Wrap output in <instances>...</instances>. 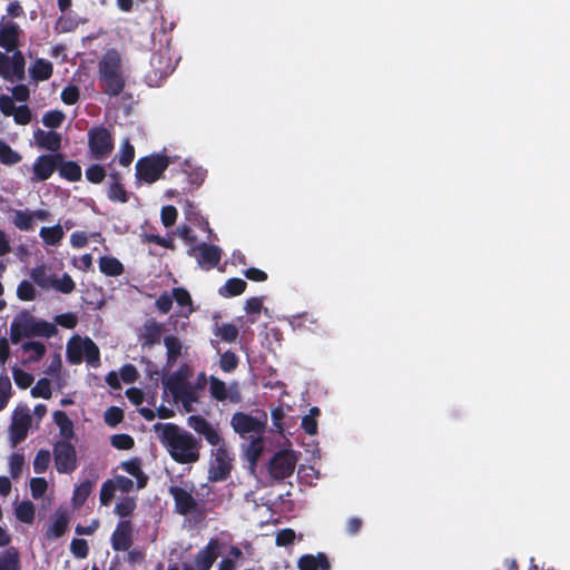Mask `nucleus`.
<instances>
[{"instance_id": "obj_1", "label": "nucleus", "mask_w": 570, "mask_h": 570, "mask_svg": "<svg viewBox=\"0 0 570 570\" xmlns=\"http://www.w3.org/2000/svg\"><path fill=\"white\" fill-rule=\"evenodd\" d=\"M154 432L170 458L179 464L195 463L200 458L202 440L175 423H156Z\"/></svg>"}, {"instance_id": "obj_2", "label": "nucleus", "mask_w": 570, "mask_h": 570, "mask_svg": "<svg viewBox=\"0 0 570 570\" xmlns=\"http://www.w3.org/2000/svg\"><path fill=\"white\" fill-rule=\"evenodd\" d=\"M98 78L104 94L109 97L119 96L126 86L122 60L116 49L108 50L98 62Z\"/></svg>"}, {"instance_id": "obj_3", "label": "nucleus", "mask_w": 570, "mask_h": 570, "mask_svg": "<svg viewBox=\"0 0 570 570\" xmlns=\"http://www.w3.org/2000/svg\"><path fill=\"white\" fill-rule=\"evenodd\" d=\"M169 165V157L163 154L155 153L140 157L135 165L136 185H151L158 181L164 177Z\"/></svg>"}, {"instance_id": "obj_4", "label": "nucleus", "mask_w": 570, "mask_h": 570, "mask_svg": "<svg viewBox=\"0 0 570 570\" xmlns=\"http://www.w3.org/2000/svg\"><path fill=\"white\" fill-rule=\"evenodd\" d=\"M165 391L169 392L176 402H181L186 412L193 410V403L198 401L196 387L186 380L181 371H177L163 380Z\"/></svg>"}, {"instance_id": "obj_5", "label": "nucleus", "mask_w": 570, "mask_h": 570, "mask_svg": "<svg viewBox=\"0 0 570 570\" xmlns=\"http://www.w3.org/2000/svg\"><path fill=\"white\" fill-rule=\"evenodd\" d=\"M217 448L212 450V459L208 468L209 482H223L230 476L233 458L223 440Z\"/></svg>"}, {"instance_id": "obj_6", "label": "nucleus", "mask_w": 570, "mask_h": 570, "mask_svg": "<svg viewBox=\"0 0 570 570\" xmlns=\"http://www.w3.org/2000/svg\"><path fill=\"white\" fill-rule=\"evenodd\" d=\"M88 148L92 159H107L115 148V140L110 130L104 126L90 128L88 131Z\"/></svg>"}, {"instance_id": "obj_7", "label": "nucleus", "mask_w": 570, "mask_h": 570, "mask_svg": "<svg viewBox=\"0 0 570 570\" xmlns=\"http://www.w3.org/2000/svg\"><path fill=\"white\" fill-rule=\"evenodd\" d=\"M53 460L59 473H71L77 469V452L68 441H57L53 445Z\"/></svg>"}, {"instance_id": "obj_8", "label": "nucleus", "mask_w": 570, "mask_h": 570, "mask_svg": "<svg viewBox=\"0 0 570 570\" xmlns=\"http://www.w3.org/2000/svg\"><path fill=\"white\" fill-rule=\"evenodd\" d=\"M295 466L296 458L289 451H278L269 460L268 473L272 479L282 481L294 473Z\"/></svg>"}, {"instance_id": "obj_9", "label": "nucleus", "mask_w": 570, "mask_h": 570, "mask_svg": "<svg viewBox=\"0 0 570 570\" xmlns=\"http://www.w3.org/2000/svg\"><path fill=\"white\" fill-rule=\"evenodd\" d=\"M188 255L195 257L198 265L206 271L216 267L222 259V249L214 244L200 243L188 249Z\"/></svg>"}, {"instance_id": "obj_10", "label": "nucleus", "mask_w": 570, "mask_h": 570, "mask_svg": "<svg viewBox=\"0 0 570 570\" xmlns=\"http://www.w3.org/2000/svg\"><path fill=\"white\" fill-rule=\"evenodd\" d=\"M222 542L218 538H210L205 547L194 556L195 570H210L222 554Z\"/></svg>"}, {"instance_id": "obj_11", "label": "nucleus", "mask_w": 570, "mask_h": 570, "mask_svg": "<svg viewBox=\"0 0 570 570\" xmlns=\"http://www.w3.org/2000/svg\"><path fill=\"white\" fill-rule=\"evenodd\" d=\"M62 159L63 155L60 153L40 155L33 164L32 180L45 181L49 179Z\"/></svg>"}, {"instance_id": "obj_12", "label": "nucleus", "mask_w": 570, "mask_h": 570, "mask_svg": "<svg viewBox=\"0 0 570 570\" xmlns=\"http://www.w3.org/2000/svg\"><path fill=\"white\" fill-rule=\"evenodd\" d=\"M31 425V415L29 410L22 411L20 413L14 412L12 417V422L10 424V441L11 445L14 448L28 435L29 428Z\"/></svg>"}, {"instance_id": "obj_13", "label": "nucleus", "mask_w": 570, "mask_h": 570, "mask_svg": "<svg viewBox=\"0 0 570 570\" xmlns=\"http://www.w3.org/2000/svg\"><path fill=\"white\" fill-rule=\"evenodd\" d=\"M168 492L174 499L175 511L178 514L188 515L196 511L198 504L190 492L177 485L169 487Z\"/></svg>"}, {"instance_id": "obj_14", "label": "nucleus", "mask_w": 570, "mask_h": 570, "mask_svg": "<svg viewBox=\"0 0 570 570\" xmlns=\"http://www.w3.org/2000/svg\"><path fill=\"white\" fill-rule=\"evenodd\" d=\"M230 424L234 431L242 436L248 433H259L265 426L264 422L244 412L234 413Z\"/></svg>"}, {"instance_id": "obj_15", "label": "nucleus", "mask_w": 570, "mask_h": 570, "mask_svg": "<svg viewBox=\"0 0 570 570\" xmlns=\"http://www.w3.org/2000/svg\"><path fill=\"white\" fill-rule=\"evenodd\" d=\"M115 551H128L132 546V523L129 520H121L117 523L110 538Z\"/></svg>"}, {"instance_id": "obj_16", "label": "nucleus", "mask_w": 570, "mask_h": 570, "mask_svg": "<svg viewBox=\"0 0 570 570\" xmlns=\"http://www.w3.org/2000/svg\"><path fill=\"white\" fill-rule=\"evenodd\" d=\"M188 426L203 435L213 446L218 445L223 441L219 432L202 415H190L188 417Z\"/></svg>"}, {"instance_id": "obj_17", "label": "nucleus", "mask_w": 570, "mask_h": 570, "mask_svg": "<svg viewBox=\"0 0 570 570\" xmlns=\"http://www.w3.org/2000/svg\"><path fill=\"white\" fill-rule=\"evenodd\" d=\"M22 30L12 21L0 24V47L7 52H14L19 45V37Z\"/></svg>"}, {"instance_id": "obj_18", "label": "nucleus", "mask_w": 570, "mask_h": 570, "mask_svg": "<svg viewBox=\"0 0 570 570\" xmlns=\"http://www.w3.org/2000/svg\"><path fill=\"white\" fill-rule=\"evenodd\" d=\"M299 570H331L332 566L324 552L314 554H303L297 561Z\"/></svg>"}, {"instance_id": "obj_19", "label": "nucleus", "mask_w": 570, "mask_h": 570, "mask_svg": "<svg viewBox=\"0 0 570 570\" xmlns=\"http://www.w3.org/2000/svg\"><path fill=\"white\" fill-rule=\"evenodd\" d=\"M35 139L39 147L57 153L61 147V135L57 131H45L37 129L35 131Z\"/></svg>"}, {"instance_id": "obj_20", "label": "nucleus", "mask_w": 570, "mask_h": 570, "mask_svg": "<svg viewBox=\"0 0 570 570\" xmlns=\"http://www.w3.org/2000/svg\"><path fill=\"white\" fill-rule=\"evenodd\" d=\"M70 517L67 511H56L55 518L48 530L46 531L47 539H59L61 538L69 525Z\"/></svg>"}, {"instance_id": "obj_21", "label": "nucleus", "mask_w": 570, "mask_h": 570, "mask_svg": "<svg viewBox=\"0 0 570 570\" xmlns=\"http://www.w3.org/2000/svg\"><path fill=\"white\" fill-rule=\"evenodd\" d=\"M173 298L178 306V316L188 318L194 312L193 301L189 292L184 287H175L173 289Z\"/></svg>"}, {"instance_id": "obj_22", "label": "nucleus", "mask_w": 570, "mask_h": 570, "mask_svg": "<svg viewBox=\"0 0 570 570\" xmlns=\"http://www.w3.org/2000/svg\"><path fill=\"white\" fill-rule=\"evenodd\" d=\"M120 466L124 471H126L128 474H130L131 476H134L136 479L138 489L146 488L149 478L141 469L140 459L135 458V459L125 461L121 463Z\"/></svg>"}, {"instance_id": "obj_23", "label": "nucleus", "mask_w": 570, "mask_h": 570, "mask_svg": "<svg viewBox=\"0 0 570 570\" xmlns=\"http://www.w3.org/2000/svg\"><path fill=\"white\" fill-rule=\"evenodd\" d=\"M53 422L59 428V433L62 436V441L71 440L75 436L73 422L69 419L66 412L55 411L52 414Z\"/></svg>"}, {"instance_id": "obj_24", "label": "nucleus", "mask_w": 570, "mask_h": 570, "mask_svg": "<svg viewBox=\"0 0 570 570\" xmlns=\"http://www.w3.org/2000/svg\"><path fill=\"white\" fill-rule=\"evenodd\" d=\"M99 271L106 276H120L125 272L124 264L114 256H101L99 258Z\"/></svg>"}, {"instance_id": "obj_25", "label": "nucleus", "mask_w": 570, "mask_h": 570, "mask_svg": "<svg viewBox=\"0 0 570 570\" xmlns=\"http://www.w3.org/2000/svg\"><path fill=\"white\" fill-rule=\"evenodd\" d=\"M0 570H21L20 554L17 548L9 547L0 552Z\"/></svg>"}, {"instance_id": "obj_26", "label": "nucleus", "mask_w": 570, "mask_h": 570, "mask_svg": "<svg viewBox=\"0 0 570 570\" xmlns=\"http://www.w3.org/2000/svg\"><path fill=\"white\" fill-rule=\"evenodd\" d=\"M53 73V66L50 61L38 58L30 68V76L36 81H46L51 78Z\"/></svg>"}, {"instance_id": "obj_27", "label": "nucleus", "mask_w": 570, "mask_h": 570, "mask_svg": "<svg viewBox=\"0 0 570 570\" xmlns=\"http://www.w3.org/2000/svg\"><path fill=\"white\" fill-rule=\"evenodd\" d=\"M57 169L59 170V175L70 183H76L81 179V167L73 160L66 161L63 158Z\"/></svg>"}, {"instance_id": "obj_28", "label": "nucleus", "mask_w": 570, "mask_h": 570, "mask_svg": "<svg viewBox=\"0 0 570 570\" xmlns=\"http://www.w3.org/2000/svg\"><path fill=\"white\" fill-rule=\"evenodd\" d=\"M85 345V338L79 336L72 337L67 344V360L71 364H80L83 360L82 346Z\"/></svg>"}, {"instance_id": "obj_29", "label": "nucleus", "mask_w": 570, "mask_h": 570, "mask_svg": "<svg viewBox=\"0 0 570 570\" xmlns=\"http://www.w3.org/2000/svg\"><path fill=\"white\" fill-rule=\"evenodd\" d=\"M94 484L95 480H85L75 488L71 499L73 508H81L85 504L92 491Z\"/></svg>"}, {"instance_id": "obj_30", "label": "nucleus", "mask_w": 570, "mask_h": 570, "mask_svg": "<svg viewBox=\"0 0 570 570\" xmlns=\"http://www.w3.org/2000/svg\"><path fill=\"white\" fill-rule=\"evenodd\" d=\"M39 235L47 245L57 246L62 240L65 233L61 225L57 224L51 227H41Z\"/></svg>"}, {"instance_id": "obj_31", "label": "nucleus", "mask_w": 570, "mask_h": 570, "mask_svg": "<svg viewBox=\"0 0 570 570\" xmlns=\"http://www.w3.org/2000/svg\"><path fill=\"white\" fill-rule=\"evenodd\" d=\"M247 283L237 277H233L226 281L225 285L220 288L219 293L226 297H233L240 295L245 292Z\"/></svg>"}, {"instance_id": "obj_32", "label": "nucleus", "mask_w": 570, "mask_h": 570, "mask_svg": "<svg viewBox=\"0 0 570 570\" xmlns=\"http://www.w3.org/2000/svg\"><path fill=\"white\" fill-rule=\"evenodd\" d=\"M11 79L22 80L24 77L26 60L21 51L16 50L10 57Z\"/></svg>"}, {"instance_id": "obj_33", "label": "nucleus", "mask_w": 570, "mask_h": 570, "mask_svg": "<svg viewBox=\"0 0 570 570\" xmlns=\"http://www.w3.org/2000/svg\"><path fill=\"white\" fill-rule=\"evenodd\" d=\"M32 325L33 335L51 336L57 332V325L65 328H73L77 323H30Z\"/></svg>"}, {"instance_id": "obj_34", "label": "nucleus", "mask_w": 570, "mask_h": 570, "mask_svg": "<svg viewBox=\"0 0 570 570\" xmlns=\"http://www.w3.org/2000/svg\"><path fill=\"white\" fill-rule=\"evenodd\" d=\"M36 509L31 501H21L16 507V518L23 523H31L35 520Z\"/></svg>"}, {"instance_id": "obj_35", "label": "nucleus", "mask_w": 570, "mask_h": 570, "mask_svg": "<svg viewBox=\"0 0 570 570\" xmlns=\"http://www.w3.org/2000/svg\"><path fill=\"white\" fill-rule=\"evenodd\" d=\"M21 155L13 150L6 141L0 140V163L7 166H12L20 163Z\"/></svg>"}, {"instance_id": "obj_36", "label": "nucleus", "mask_w": 570, "mask_h": 570, "mask_svg": "<svg viewBox=\"0 0 570 570\" xmlns=\"http://www.w3.org/2000/svg\"><path fill=\"white\" fill-rule=\"evenodd\" d=\"M32 335V325L30 323H11L10 340L13 344L19 343L23 337Z\"/></svg>"}, {"instance_id": "obj_37", "label": "nucleus", "mask_w": 570, "mask_h": 570, "mask_svg": "<svg viewBox=\"0 0 570 570\" xmlns=\"http://www.w3.org/2000/svg\"><path fill=\"white\" fill-rule=\"evenodd\" d=\"M238 328L232 323H225L222 326H216L214 332L220 341L226 343L235 342L238 337Z\"/></svg>"}, {"instance_id": "obj_38", "label": "nucleus", "mask_w": 570, "mask_h": 570, "mask_svg": "<svg viewBox=\"0 0 570 570\" xmlns=\"http://www.w3.org/2000/svg\"><path fill=\"white\" fill-rule=\"evenodd\" d=\"M135 158V147L130 144L129 139L121 142L120 151L116 155L115 159L122 167H128Z\"/></svg>"}, {"instance_id": "obj_39", "label": "nucleus", "mask_w": 570, "mask_h": 570, "mask_svg": "<svg viewBox=\"0 0 570 570\" xmlns=\"http://www.w3.org/2000/svg\"><path fill=\"white\" fill-rule=\"evenodd\" d=\"M12 223L20 230H32L33 219L32 215L28 210H16L13 214Z\"/></svg>"}, {"instance_id": "obj_40", "label": "nucleus", "mask_w": 570, "mask_h": 570, "mask_svg": "<svg viewBox=\"0 0 570 570\" xmlns=\"http://www.w3.org/2000/svg\"><path fill=\"white\" fill-rule=\"evenodd\" d=\"M31 279L42 288L51 287V283L53 281V276L47 274V269L43 265L37 266L30 272Z\"/></svg>"}, {"instance_id": "obj_41", "label": "nucleus", "mask_w": 570, "mask_h": 570, "mask_svg": "<svg viewBox=\"0 0 570 570\" xmlns=\"http://www.w3.org/2000/svg\"><path fill=\"white\" fill-rule=\"evenodd\" d=\"M161 323H149L145 326V332L142 334L145 344L154 345L159 343L161 340Z\"/></svg>"}, {"instance_id": "obj_42", "label": "nucleus", "mask_w": 570, "mask_h": 570, "mask_svg": "<svg viewBox=\"0 0 570 570\" xmlns=\"http://www.w3.org/2000/svg\"><path fill=\"white\" fill-rule=\"evenodd\" d=\"M209 391L210 395L217 401H225L228 397L225 382L216 376L209 379Z\"/></svg>"}, {"instance_id": "obj_43", "label": "nucleus", "mask_w": 570, "mask_h": 570, "mask_svg": "<svg viewBox=\"0 0 570 570\" xmlns=\"http://www.w3.org/2000/svg\"><path fill=\"white\" fill-rule=\"evenodd\" d=\"M82 351L83 358H86L88 364L96 365L97 363H99L100 352L98 346L94 343L91 338H85V345L82 346Z\"/></svg>"}, {"instance_id": "obj_44", "label": "nucleus", "mask_w": 570, "mask_h": 570, "mask_svg": "<svg viewBox=\"0 0 570 570\" xmlns=\"http://www.w3.org/2000/svg\"><path fill=\"white\" fill-rule=\"evenodd\" d=\"M51 287L62 294H70L73 292L76 284L71 276L65 273L61 278L53 276Z\"/></svg>"}, {"instance_id": "obj_45", "label": "nucleus", "mask_w": 570, "mask_h": 570, "mask_svg": "<svg viewBox=\"0 0 570 570\" xmlns=\"http://www.w3.org/2000/svg\"><path fill=\"white\" fill-rule=\"evenodd\" d=\"M107 195L111 202L127 203L129 200L128 193L120 181H112Z\"/></svg>"}, {"instance_id": "obj_46", "label": "nucleus", "mask_w": 570, "mask_h": 570, "mask_svg": "<svg viewBox=\"0 0 570 570\" xmlns=\"http://www.w3.org/2000/svg\"><path fill=\"white\" fill-rule=\"evenodd\" d=\"M12 376L18 387L26 390L33 383V375L17 366L12 368Z\"/></svg>"}, {"instance_id": "obj_47", "label": "nucleus", "mask_w": 570, "mask_h": 570, "mask_svg": "<svg viewBox=\"0 0 570 570\" xmlns=\"http://www.w3.org/2000/svg\"><path fill=\"white\" fill-rule=\"evenodd\" d=\"M50 452L49 450L41 449L37 452L33 459V470L36 473L40 474L47 471L50 463Z\"/></svg>"}, {"instance_id": "obj_48", "label": "nucleus", "mask_w": 570, "mask_h": 570, "mask_svg": "<svg viewBox=\"0 0 570 570\" xmlns=\"http://www.w3.org/2000/svg\"><path fill=\"white\" fill-rule=\"evenodd\" d=\"M186 173V177H187V183H188V190H194V189H197L199 188L205 178H206V170H204L203 168H195V169H191L190 171H185Z\"/></svg>"}, {"instance_id": "obj_49", "label": "nucleus", "mask_w": 570, "mask_h": 570, "mask_svg": "<svg viewBox=\"0 0 570 570\" xmlns=\"http://www.w3.org/2000/svg\"><path fill=\"white\" fill-rule=\"evenodd\" d=\"M31 395L33 397L50 399L52 395L51 383L49 379H40L36 385L31 389Z\"/></svg>"}, {"instance_id": "obj_50", "label": "nucleus", "mask_w": 570, "mask_h": 570, "mask_svg": "<svg viewBox=\"0 0 570 570\" xmlns=\"http://www.w3.org/2000/svg\"><path fill=\"white\" fill-rule=\"evenodd\" d=\"M219 366L225 373L234 372L238 366V357L232 351H226L220 355Z\"/></svg>"}, {"instance_id": "obj_51", "label": "nucleus", "mask_w": 570, "mask_h": 570, "mask_svg": "<svg viewBox=\"0 0 570 570\" xmlns=\"http://www.w3.org/2000/svg\"><path fill=\"white\" fill-rule=\"evenodd\" d=\"M136 509V501L134 498L126 497L119 501L115 507V513L120 518L129 517Z\"/></svg>"}, {"instance_id": "obj_52", "label": "nucleus", "mask_w": 570, "mask_h": 570, "mask_svg": "<svg viewBox=\"0 0 570 570\" xmlns=\"http://www.w3.org/2000/svg\"><path fill=\"white\" fill-rule=\"evenodd\" d=\"M85 174L87 180L91 184H100L106 177V169L99 164H92L86 169Z\"/></svg>"}, {"instance_id": "obj_53", "label": "nucleus", "mask_w": 570, "mask_h": 570, "mask_svg": "<svg viewBox=\"0 0 570 570\" xmlns=\"http://www.w3.org/2000/svg\"><path fill=\"white\" fill-rule=\"evenodd\" d=\"M65 120V115L60 110H50L42 116V124L48 128H59Z\"/></svg>"}, {"instance_id": "obj_54", "label": "nucleus", "mask_w": 570, "mask_h": 570, "mask_svg": "<svg viewBox=\"0 0 570 570\" xmlns=\"http://www.w3.org/2000/svg\"><path fill=\"white\" fill-rule=\"evenodd\" d=\"M36 288L33 284L29 281H21L17 288V296L21 301H33L36 298Z\"/></svg>"}, {"instance_id": "obj_55", "label": "nucleus", "mask_w": 570, "mask_h": 570, "mask_svg": "<svg viewBox=\"0 0 570 570\" xmlns=\"http://www.w3.org/2000/svg\"><path fill=\"white\" fill-rule=\"evenodd\" d=\"M24 466V456L20 453H12L9 458L10 475L13 479L20 478Z\"/></svg>"}, {"instance_id": "obj_56", "label": "nucleus", "mask_w": 570, "mask_h": 570, "mask_svg": "<svg viewBox=\"0 0 570 570\" xmlns=\"http://www.w3.org/2000/svg\"><path fill=\"white\" fill-rule=\"evenodd\" d=\"M70 551L77 559H86L89 554L88 542L85 539L75 538L70 542Z\"/></svg>"}, {"instance_id": "obj_57", "label": "nucleus", "mask_w": 570, "mask_h": 570, "mask_svg": "<svg viewBox=\"0 0 570 570\" xmlns=\"http://www.w3.org/2000/svg\"><path fill=\"white\" fill-rule=\"evenodd\" d=\"M48 489V482L45 478H32L30 480V492L35 500L41 499Z\"/></svg>"}, {"instance_id": "obj_58", "label": "nucleus", "mask_w": 570, "mask_h": 570, "mask_svg": "<svg viewBox=\"0 0 570 570\" xmlns=\"http://www.w3.org/2000/svg\"><path fill=\"white\" fill-rule=\"evenodd\" d=\"M164 344L167 348L168 358L175 360L181 353V343L178 337L174 335L165 336Z\"/></svg>"}, {"instance_id": "obj_59", "label": "nucleus", "mask_w": 570, "mask_h": 570, "mask_svg": "<svg viewBox=\"0 0 570 570\" xmlns=\"http://www.w3.org/2000/svg\"><path fill=\"white\" fill-rule=\"evenodd\" d=\"M110 443L118 450H130L135 445V441L129 434H115L110 438Z\"/></svg>"}, {"instance_id": "obj_60", "label": "nucleus", "mask_w": 570, "mask_h": 570, "mask_svg": "<svg viewBox=\"0 0 570 570\" xmlns=\"http://www.w3.org/2000/svg\"><path fill=\"white\" fill-rule=\"evenodd\" d=\"M263 453L262 439L257 438L253 440L246 450V456L252 465H255Z\"/></svg>"}, {"instance_id": "obj_61", "label": "nucleus", "mask_w": 570, "mask_h": 570, "mask_svg": "<svg viewBox=\"0 0 570 570\" xmlns=\"http://www.w3.org/2000/svg\"><path fill=\"white\" fill-rule=\"evenodd\" d=\"M115 490H116V487H115L112 480H107L102 483L101 489H100V495H99L101 505H105V507L109 505V503L111 502V500L115 495Z\"/></svg>"}, {"instance_id": "obj_62", "label": "nucleus", "mask_w": 570, "mask_h": 570, "mask_svg": "<svg viewBox=\"0 0 570 570\" xmlns=\"http://www.w3.org/2000/svg\"><path fill=\"white\" fill-rule=\"evenodd\" d=\"M124 420V411L118 406H110L105 412V422L111 426H117Z\"/></svg>"}, {"instance_id": "obj_63", "label": "nucleus", "mask_w": 570, "mask_h": 570, "mask_svg": "<svg viewBox=\"0 0 570 570\" xmlns=\"http://www.w3.org/2000/svg\"><path fill=\"white\" fill-rule=\"evenodd\" d=\"M60 97L63 104L75 105L80 98L79 88L75 85H69L62 89Z\"/></svg>"}, {"instance_id": "obj_64", "label": "nucleus", "mask_w": 570, "mask_h": 570, "mask_svg": "<svg viewBox=\"0 0 570 570\" xmlns=\"http://www.w3.org/2000/svg\"><path fill=\"white\" fill-rule=\"evenodd\" d=\"M178 212L176 207L168 205L164 206L160 212V219L165 227H171L177 219Z\"/></svg>"}]
</instances>
